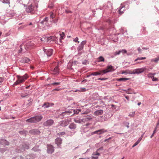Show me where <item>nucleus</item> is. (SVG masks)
Listing matches in <instances>:
<instances>
[{
  "mask_svg": "<svg viewBox=\"0 0 159 159\" xmlns=\"http://www.w3.org/2000/svg\"><path fill=\"white\" fill-rule=\"evenodd\" d=\"M50 39V38L43 37L40 38V40L43 43H47L48 42L49 40Z\"/></svg>",
  "mask_w": 159,
  "mask_h": 159,
  "instance_id": "obj_17",
  "label": "nucleus"
},
{
  "mask_svg": "<svg viewBox=\"0 0 159 159\" xmlns=\"http://www.w3.org/2000/svg\"><path fill=\"white\" fill-rule=\"evenodd\" d=\"M86 41L85 40H84L82 41L81 43L80 44V45H82V46H84V45L86 43Z\"/></svg>",
  "mask_w": 159,
  "mask_h": 159,
  "instance_id": "obj_44",
  "label": "nucleus"
},
{
  "mask_svg": "<svg viewBox=\"0 0 159 159\" xmlns=\"http://www.w3.org/2000/svg\"><path fill=\"white\" fill-rule=\"evenodd\" d=\"M159 61V57H157L152 59L151 60V62H154L155 63H157Z\"/></svg>",
  "mask_w": 159,
  "mask_h": 159,
  "instance_id": "obj_29",
  "label": "nucleus"
},
{
  "mask_svg": "<svg viewBox=\"0 0 159 159\" xmlns=\"http://www.w3.org/2000/svg\"><path fill=\"white\" fill-rule=\"evenodd\" d=\"M70 122L69 120H65L59 122V125L62 127H65L68 125Z\"/></svg>",
  "mask_w": 159,
  "mask_h": 159,
  "instance_id": "obj_6",
  "label": "nucleus"
},
{
  "mask_svg": "<svg viewBox=\"0 0 159 159\" xmlns=\"http://www.w3.org/2000/svg\"><path fill=\"white\" fill-rule=\"evenodd\" d=\"M39 146H36L33 148L32 150L34 152H37L40 151V150L39 148Z\"/></svg>",
  "mask_w": 159,
  "mask_h": 159,
  "instance_id": "obj_27",
  "label": "nucleus"
},
{
  "mask_svg": "<svg viewBox=\"0 0 159 159\" xmlns=\"http://www.w3.org/2000/svg\"><path fill=\"white\" fill-rule=\"evenodd\" d=\"M48 17H46L43 19V20L41 22L40 24L42 25H45L47 27H49L50 26L48 24Z\"/></svg>",
  "mask_w": 159,
  "mask_h": 159,
  "instance_id": "obj_11",
  "label": "nucleus"
},
{
  "mask_svg": "<svg viewBox=\"0 0 159 159\" xmlns=\"http://www.w3.org/2000/svg\"><path fill=\"white\" fill-rule=\"evenodd\" d=\"M129 79L126 78H120L118 79L117 81H125L126 80H128Z\"/></svg>",
  "mask_w": 159,
  "mask_h": 159,
  "instance_id": "obj_31",
  "label": "nucleus"
},
{
  "mask_svg": "<svg viewBox=\"0 0 159 159\" xmlns=\"http://www.w3.org/2000/svg\"><path fill=\"white\" fill-rule=\"evenodd\" d=\"M120 50H118L116 51L115 52H114V56H116L117 55H118L120 54Z\"/></svg>",
  "mask_w": 159,
  "mask_h": 159,
  "instance_id": "obj_38",
  "label": "nucleus"
},
{
  "mask_svg": "<svg viewBox=\"0 0 159 159\" xmlns=\"http://www.w3.org/2000/svg\"><path fill=\"white\" fill-rule=\"evenodd\" d=\"M138 144V143H137V142H136V143H134V144L133 145V146H132V148H134V147H135V146H136V145H137Z\"/></svg>",
  "mask_w": 159,
  "mask_h": 159,
  "instance_id": "obj_58",
  "label": "nucleus"
},
{
  "mask_svg": "<svg viewBox=\"0 0 159 159\" xmlns=\"http://www.w3.org/2000/svg\"><path fill=\"white\" fill-rule=\"evenodd\" d=\"M89 158H80L78 159H89Z\"/></svg>",
  "mask_w": 159,
  "mask_h": 159,
  "instance_id": "obj_64",
  "label": "nucleus"
},
{
  "mask_svg": "<svg viewBox=\"0 0 159 159\" xmlns=\"http://www.w3.org/2000/svg\"><path fill=\"white\" fill-rule=\"evenodd\" d=\"M74 121L75 122L77 123H83V118L79 116H78L77 117L74 118Z\"/></svg>",
  "mask_w": 159,
  "mask_h": 159,
  "instance_id": "obj_8",
  "label": "nucleus"
},
{
  "mask_svg": "<svg viewBox=\"0 0 159 159\" xmlns=\"http://www.w3.org/2000/svg\"><path fill=\"white\" fill-rule=\"evenodd\" d=\"M120 52L124 54L127 52V51L125 49H122L120 50Z\"/></svg>",
  "mask_w": 159,
  "mask_h": 159,
  "instance_id": "obj_47",
  "label": "nucleus"
},
{
  "mask_svg": "<svg viewBox=\"0 0 159 159\" xmlns=\"http://www.w3.org/2000/svg\"><path fill=\"white\" fill-rule=\"evenodd\" d=\"M125 6L123 4H121L120 7L119 8V12L120 14H122L125 10Z\"/></svg>",
  "mask_w": 159,
  "mask_h": 159,
  "instance_id": "obj_13",
  "label": "nucleus"
},
{
  "mask_svg": "<svg viewBox=\"0 0 159 159\" xmlns=\"http://www.w3.org/2000/svg\"><path fill=\"white\" fill-rule=\"evenodd\" d=\"M30 60L27 57H25L21 59V62L23 63H29Z\"/></svg>",
  "mask_w": 159,
  "mask_h": 159,
  "instance_id": "obj_19",
  "label": "nucleus"
},
{
  "mask_svg": "<svg viewBox=\"0 0 159 159\" xmlns=\"http://www.w3.org/2000/svg\"><path fill=\"white\" fill-rule=\"evenodd\" d=\"M45 53H46L48 57L51 56L52 54V50L51 49H43Z\"/></svg>",
  "mask_w": 159,
  "mask_h": 159,
  "instance_id": "obj_10",
  "label": "nucleus"
},
{
  "mask_svg": "<svg viewBox=\"0 0 159 159\" xmlns=\"http://www.w3.org/2000/svg\"><path fill=\"white\" fill-rule=\"evenodd\" d=\"M65 12L67 13H72V12L70 11L69 10H65Z\"/></svg>",
  "mask_w": 159,
  "mask_h": 159,
  "instance_id": "obj_53",
  "label": "nucleus"
},
{
  "mask_svg": "<svg viewBox=\"0 0 159 159\" xmlns=\"http://www.w3.org/2000/svg\"><path fill=\"white\" fill-rule=\"evenodd\" d=\"M34 6L31 4L26 7L25 10L28 13H30L32 14L34 13Z\"/></svg>",
  "mask_w": 159,
  "mask_h": 159,
  "instance_id": "obj_5",
  "label": "nucleus"
},
{
  "mask_svg": "<svg viewBox=\"0 0 159 159\" xmlns=\"http://www.w3.org/2000/svg\"><path fill=\"white\" fill-rule=\"evenodd\" d=\"M6 150V149L5 148H2L0 149V152H3Z\"/></svg>",
  "mask_w": 159,
  "mask_h": 159,
  "instance_id": "obj_48",
  "label": "nucleus"
},
{
  "mask_svg": "<svg viewBox=\"0 0 159 159\" xmlns=\"http://www.w3.org/2000/svg\"><path fill=\"white\" fill-rule=\"evenodd\" d=\"M16 77L17 79L16 82L14 83L13 85H17L20 83L23 82L29 77V76L27 74H25L22 76L17 75Z\"/></svg>",
  "mask_w": 159,
  "mask_h": 159,
  "instance_id": "obj_2",
  "label": "nucleus"
},
{
  "mask_svg": "<svg viewBox=\"0 0 159 159\" xmlns=\"http://www.w3.org/2000/svg\"><path fill=\"white\" fill-rule=\"evenodd\" d=\"M98 134H103L104 132H107V130L104 129H101L98 130Z\"/></svg>",
  "mask_w": 159,
  "mask_h": 159,
  "instance_id": "obj_26",
  "label": "nucleus"
},
{
  "mask_svg": "<svg viewBox=\"0 0 159 159\" xmlns=\"http://www.w3.org/2000/svg\"><path fill=\"white\" fill-rule=\"evenodd\" d=\"M59 66L58 65L56 66L54 69L52 71V74L54 75H57L59 73Z\"/></svg>",
  "mask_w": 159,
  "mask_h": 159,
  "instance_id": "obj_15",
  "label": "nucleus"
},
{
  "mask_svg": "<svg viewBox=\"0 0 159 159\" xmlns=\"http://www.w3.org/2000/svg\"><path fill=\"white\" fill-rule=\"evenodd\" d=\"M112 3L110 2H108L107 3L106 7H108L109 9H111L112 8Z\"/></svg>",
  "mask_w": 159,
  "mask_h": 159,
  "instance_id": "obj_24",
  "label": "nucleus"
},
{
  "mask_svg": "<svg viewBox=\"0 0 159 159\" xmlns=\"http://www.w3.org/2000/svg\"><path fill=\"white\" fill-rule=\"evenodd\" d=\"M55 15L52 12L51 13L50 18L52 19H53L55 17Z\"/></svg>",
  "mask_w": 159,
  "mask_h": 159,
  "instance_id": "obj_43",
  "label": "nucleus"
},
{
  "mask_svg": "<svg viewBox=\"0 0 159 159\" xmlns=\"http://www.w3.org/2000/svg\"><path fill=\"white\" fill-rule=\"evenodd\" d=\"M125 98L126 99H127L128 101H129V97L128 96H125Z\"/></svg>",
  "mask_w": 159,
  "mask_h": 159,
  "instance_id": "obj_61",
  "label": "nucleus"
},
{
  "mask_svg": "<svg viewBox=\"0 0 159 159\" xmlns=\"http://www.w3.org/2000/svg\"><path fill=\"white\" fill-rule=\"evenodd\" d=\"M152 73H150L148 74V77L149 78H151L152 79Z\"/></svg>",
  "mask_w": 159,
  "mask_h": 159,
  "instance_id": "obj_49",
  "label": "nucleus"
},
{
  "mask_svg": "<svg viewBox=\"0 0 159 159\" xmlns=\"http://www.w3.org/2000/svg\"><path fill=\"white\" fill-rule=\"evenodd\" d=\"M89 151H90V149H87V151H86V152H84V153H83V154H85V153H87V152H89Z\"/></svg>",
  "mask_w": 159,
  "mask_h": 159,
  "instance_id": "obj_63",
  "label": "nucleus"
},
{
  "mask_svg": "<svg viewBox=\"0 0 159 159\" xmlns=\"http://www.w3.org/2000/svg\"><path fill=\"white\" fill-rule=\"evenodd\" d=\"M38 130H35V129H33L30 131V133H35L36 132L38 131Z\"/></svg>",
  "mask_w": 159,
  "mask_h": 159,
  "instance_id": "obj_50",
  "label": "nucleus"
},
{
  "mask_svg": "<svg viewBox=\"0 0 159 159\" xmlns=\"http://www.w3.org/2000/svg\"><path fill=\"white\" fill-rule=\"evenodd\" d=\"M103 113V111L102 110H99L96 111L93 113V115L96 116L102 115Z\"/></svg>",
  "mask_w": 159,
  "mask_h": 159,
  "instance_id": "obj_16",
  "label": "nucleus"
},
{
  "mask_svg": "<svg viewBox=\"0 0 159 159\" xmlns=\"http://www.w3.org/2000/svg\"><path fill=\"white\" fill-rule=\"evenodd\" d=\"M54 123V121L52 119H49L47 120L43 123L44 126H49L52 125Z\"/></svg>",
  "mask_w": 159,
  "mask_h": 159,
  "instance_id": "obj_7",
  "label": "nucleus"
},
{
  "mask_svg": "<svg viewBox=\"0 0 159 159\" xmlns=\"http://www.w3.org/2000/svg\"><path fill=\"white\" fill-rule=\"evenodd\" d=\"M60 40L61 39H63L65 38V34L63 32H62L61 34H60Z\"/></svg>",
  "mask_w": 159,
  "mask_h": 159,
  "instance_id": "obj_34",
  "label": "nucleus"
},
{
  "mask_svg": "<svg viewBox=\"0 0 159 159\" xmlns=\"http://www.w3.org/2000/svg\"><path fill=\"white\" fill-rule=\"evenodd\" d=\"M98 132H99L98 131V130H96V131H95L94 132H93L91 133V134L92 135H93V134H98Z\"/></svg>",
  "mask_w": 159,
  "mask_h": 159,
  "instance_id": "obj_52",
  "label": "nucleus"
},
{
  "mask_svg": "<svg viewBox=\"0 0 159 159\" xmlns=\"http://www.w3.org/2000/svg\"><path fill=\"white\" fill-rule=\"evenodd\" d=\"M138 50L139 52V53H141V49L140 48V47H139L138 48Z\"/></svg>",
  "mask_w": 159,
  "mask_h": 159,
  "instance_id": "obj_54",
  "label": "nucleus"
},
{
  "mask_svg": "<svg viewBox=\"0 0 159 159\" xmlns=\"http://www.w3.org/2000/svg\"><path fill=\"white\" fill-rule=\"evenodd\" d=\"M84 46H82V45H80V44L77 48L78 50V51H80L82 50L84 48Z\"/></svg>",
  "mask_w": 159,
  "mask_h": 159,
  "instance_id": "obj_32",
  "label": "nucleus"
},
{
  "mask_svg": "<svg viewBox=\"0 0 159 159\" xmlns=\"http://www.w3.org/2000/svg\"><path fill=\"white\" fill-rule=\"evenodd\" d=\"M61 90L60 89H58V88H56L55 89L53 90V91H60Z\"/></svg>",
  "mask_w": 159,
  "mask_h": 159,
  "instance_id": "obj_56",
  "label": "nucleus"
},
{
  "mask_svg": "<svg viewBox=\"0 0 159 159\" xmlns=\"http://www.w3.org/2000/svg\"><path fill=\"white\" fill-rule=\"evenodd\" d=\"M43 118V117L41 115H37L27 119L26 122L30 123H37L41 121Z\"/></svg>",
  "mask_w": 159,
  "mask_h": 159,
  "instance_id": "obj_1",
  "label": "nucleus"
},
{
  "mask_svg": "<svg viewBox=\"0 0 159 159\" xmlns=\"http://www.w3.org/2000/svg\"><path fill=\"white\" fill-rule=\"evenodd\" d=\"M3 79L2 78H0V84L3 81Z\"/></svg>",
  "mask_w": 159,
  "mask_h": 159,
  "instance_id": "obj_60",
  "label": "nucleus"
},
{
  "mask_svg": "<svg viewBox=\"0 0 159 159\" xmlns=\"http://www.w3.org/2000/svg\"><path fill=\"white\" fill-rule=\"evenodd\" d=\"M64 132H62L58 133V135H63L65 134Z\"/></svg>",
  "mask_w": 159,
  "mask_h": 159,
  "instance_id": "obj_46",
  "label": "nucleus"
},
{
  "mask_svg": "<svg viewBox=\"0 0 159 159\" xmlns=\"http://www.w3.org/2000/svg\"><path fill=\"white\" fill-rule=\"evenodd\" d=\"M60 84V82H54L52 84V85H58Z\"/></svg>",
  "mask_w": 159,
  "mask_h": 159,
  "instance_id": "obj_45",
  "label": "nucleus"
},
{
  "mask_svg": "<svg viewBox=\"0 0 159 159\" xmlns=\"http://www.w3.org/2000/svg\"><path fill=\"white\" fill-rule=\"evenodd\" d=\"M146 69L145 67L136 69L133 70L132 72L130 74H139L143 72Z\"/></svg>",
  "mask_w": 159,
  "mask_h": 159,
  "instance_id": "obj_4",
  "label": "nucleus"
},
{
  "mask_svg": "<svg viewBox=\"0 0 159 159\" xmlns=\"http://www.w3.org/2000/svg\"><path fill=\"white\" fill-rule=\"evenodd\" d=\"M23 157L21 156H17L15 157H14L12 158V159H23Z\"/></svg>",
  "mask_w": 159,
  "mask_h": 159,
  "instance_id": "obj_37",
  "label": "nucleus"
},
{
  "mask_svg": "<svg viewBox=\"0 0 159 159\" xmlns=\"http://www.w3.org/2000/svg\"><path fill=\"white\" fill-rule=\"evenodd\" d=\"M79 39L78 37H76L74 40V41L75 42H78V43H79V41H78Z\"/></svg>",
  "mask_w": 159,
  "mask_h": 159,
  "instance_id": "obj_51",
  "label": "nucleus"
},
{
  "mask_svg": "<svg viewBox=\"0 0 159 159\" xmlns=\"http://www.w3.org/2000/svg\"><path fill=\"white\" fill-rule=\"evenodd\" d=\"M19 133H20V134H24L25 133V131H19Z\"/></svg>",
  "mask_w": 159,
  "mask_h": 159,
  "instance_id": "obj_55",
  "label": "nucleus"
},
{
  "mask_svg": "<svg viewBox=\"0 0 159 159\" xmlns=\"http://www.w3.org/2000/svg\"><path fill=\"white\" fill-rule=\"evenodd\" d=\"M106 79H107L106 78H98V80H105Z\"/></svg>",
  "mask_w": 159,
  "mask_h": 159,
  "instance_id": "obj_57",
  "label": "nucleus"
},
{
  "mask_svg": "<svg viewBox=\"0 0 159 159\" xmlns=\"http://www.w3.org/2000/svg\"><path fill=\"white\" fill-rule=\"evenodd\" d=\"M27 26H28V25L25 24V25H23L20 26V27H19L18 28V29H23L24 28H25Z\"/></svg>",
  "mask_w": 159,
  "mask_h": 159,
  "instance_id": "obj_40",
  "label": "nucleus"
},
{
  "mask_svg": "<svg viewBox=\"0 0 159 159\" xmlns=\"http://www.w3.org/2000/svg\"><path fill=\"white\" fill-rule=\"evenodd\" d=\"M54 151V148L51 145H47V152L48 153L51 154Z\"/></svg>",
  "mask_w": 159,
  "mask_h": 159,
  "instance_id": "obj_9",
  "label": "nucleus"
},
{
  "mask_svg": "<svg viewBox=\"0 0 159 159\" xmlns=\"http://www.w3.org/2000/svg\"><path fill=\"white\" fill-rule=\"evenodd\" d=\"M0 143L4 145H8L9 144V142L4 139H2L0 140Z\"/></svg>",
  "mask_w": 159,
  "mask_h": 159,
  "instance_id": "obj_18",
  "label": "nucleus"
},
{
  "mask_svg": "<svg viewBox=\"0 0 159 159\" xmlns=\"http://www.w3.org/2000/svg\"><path fill=\"white\" fill-rule=\"evenodd\" d=\"M135 114V112H132L131 113H130L129 114V116H130L131 117H133Z\"/></svg>",
  "mask_w": 159,
  "mask_h": 159,
  "instance_id": "obj_41",
  "label": "nucleus"
},
{
  "mask_svg": "<svg viewBox=\"0 0 159 159\" xmlns=\"http://www.w3.org/2000/svg\"><path fill=\"white\" fill-rule=\"evenodd\" d=\"M109 71H107V70L105 69L102 70H100L99 72V73H101V75H103L104 74H105L107 72H108Z\"/></svg>",
  "mask_w": 159,
  "mask_h": 159,
  "instance_id": "obj_28",
  "label": "nucleus"
},
{
  "mask_svg": "<svg viewBox=\"0 0 159 159\" xmlns=\"http://www.w3.org/2000/svg\"><path fill=\"white\" fill-rule=\"evenodd\" d=\"M55 142L57 145L59 147L60 146L62 143V139L60 138H57L55 139Z\"/></svg>",
  "mask_w": 159,
  "mask_h": 159,
  "instance_id": "obj_14",
  "label": "nucleus"
},
{
  "mask_svg": "<svg viewBox=\"0 0 159 159\" xmlns=\"http://www.w3.org/2000/svg\"><path fill=\"white\" fill-rule=\"evenodd\" d=\"M48 7L50 8H52L53 7V4L52 3V4L50 6L49 5Z\"/></svg>",
  "mask_w": 159,
  "mask_h": 159,
  "instance_id": "obj_59",
  "label": "nucleus"
},
{
  "mask_svg": "<svg viewBox=\"0 0 159 159\" xmlns=\"http://www.w3.org/2000/svg\"><path fill=\"white\" fill-rule=\"evenodd\" d=\"M49 105V103L48 102L45 103L42 106V107H44V108H47L50 107Z\"/></svg>",
  "mask_w": 159,
  "mask_h": 159,
  "instance_id": "obj_30",
  "label": "nucleus"
},
{
  "mask_svg": "<svg viewBox=\"0 0 159 159\" xmlns=\"http://www.w3.org/2000/svg\"><path fill=\"white\" fill-rule=\"evenodd\" d=\"M29 148V146L25 143H23V144L18 147L16 149V152L19 153L23 152L25 149Z\"/></svg>",
  "mask_w": 159,
  "mask_h": 159,
  "instance_id": "obj_3",
  "label": "nucleus"
},
{
  "mask_svg": "<svg viewBox=\"0 0 159 159\" xmlns=\"http://www.w3.org/2000/svg\"><path fill=\"white\" fill-rule=\"evenodd\" d=\"M114 67L111 65H108L107 66V69H106L107 70V71H109V72L112 71L114 70V69L113 68Z\"/></svg>",
  "mask_w": 159,
  "mask_h": 159,
  "instance_id": "obj_20",
  "label": "nucleus"
},
{
  "mask_svg": "<svg viewBox=\"0 0 159 159\" xmlns=\"http://www.w3.org/2000/svg\"><path fill=\"white\" fill-rule=\"evenodd\" d=\"M99 156L97 155H93V153L92 154V158L93 159H98Z\"/></svg>",
  "mask_w": 159,
  "mask_h": 159,
  "instance_id": "obj_39",
  "label": "nucleus"
},
{
  "mask_svg": "<svg viewBox=\"0 0 159 159\" xmlns=\"http://www.w3.org/2000/svg\"><path fill=\"white\" fill-rule=\"evenodd\" d=\"M103 149V148L102 147H101L100 148L98 149L95 152H94L93 153V155H97L98 156H100V154L98 152L100 150H102Z\"/></svg>",
  "mask_w": 159,
  "mask_h": 159,
  "instance_id": "obj_21",
  "label": "nucleus"
},
{
  "mask_svg": "<svg viewBox=\"0 0 159 159\" xmlns=\"http://www.w3.org/2000/svg\"><path fill=\"white\" fill-rule=\"evenodd\" d=\"M146 59L145 57H138L134 60V61H136L139 60H144Z\"/></svg>",
  "mask_w": 159,
  "mask_h": 159,
  "instance_id": "obj_35",
  "label": "nucleus"
},
{
  "mask_svg": "<svg viewBox=\"0 0 159 159\" xmlns=\"http://www.w3.org/2000/svg\"><path fill=\"white\" fill-rule=\"evenodd\" d=\"M142 138H141V137H139V139H138V140H137L138 141V142H140V141H141V140H142Z\"/></svg>",
  "mask_w": 159,
  "mask_h": 159,
  "instance_id": "obj_62",
  "label": "nucleus"
},
{
  "mask_svg": "<svg viewBox=\"0 0 159 159\" xmlns=\"http://www.w3.org/2000/svg\"><path fill=\"white\" fill-rule=\"evenodd\" d=\"M82 118L83 123H84L92 119V118L89 116H86Z\"/></svg>",
  "mask_w": 159,
  "mask_h": 159,
  "instance_id": "obj_23",
  "label": "nucleus"
},
{
  "mask_svg": "<svg viewBox=\"0 0 159 159\" xmlns=\"http://www.w3.org/2000/svg\"><path fill=\"white\" fill-rule=\"evenodd\" d=\"M152 81H157L158 80V79L156 77H154V76H152Z\"/></svg>",
  "mask_w": 159,
  "mask_h": 159,
  "instance_id": "obj_42",
  "label": "nucleus"
},
{
  "mask_svg": "<svg viewBox=\"0 0 159 159\" xmlns=\"http://www.w3.org/2000/svg\"><path fill=\"white\" fill-rule=\"evenodd\" d=\"M97 61L98 62L104 61V58L102 56H100L97 58Z\"/></svg>",
  "mask_w": 159,
  "mask_h": 159,
  "instance_id": "obj_25",
  "label": "nucleus"
},
{
  "mask_svg": "<svg viewBox=\"0 0 159 159\" xmlns=\"http://www.w3.org/2000/svg\"><path fill=\"white\" fill-rule=\"evenodd\" d=\"M2 2L3 3L8 4H9L10 2L9 0H3Z\"/></svg>",
  "mask_w": 159,
  "mask_h": 159,
  "instance_id": "obj_36",
  "label": "nucleus"
},
{
  "mask_svg": "<svg viewBox=\"0 0 159 159\" xmlns=\"http://www.w3.org/2000/svg\"><path fill=\"white\" fill-rule=\"evenodd\" d=\"M101 73H99V72H95L92 73V75L93 76H97L98 75H101Z\"/></svg>",
  "mask_w": 159,
  "mask_h": 159,
  "instance_id": "obj_33",
  "label": "nucleus"
},
{
  "mask_svg": "<svg viewBox=\"0 0 159 159\" xmlns=\"http://www.w3.org/2000/svg\"><path fill=\"white\" fill-rule=\"evenodd\" d=\"M69 128L71 129H75L76 128V125L74 123H72L69 125Z\"/></svg>",
  "mask_w": 159,
  "mask_h": 159,
  "instance_id": "obj_22",
  "label": "nucleus"
},
{
  "mask_svg": "<svg viewBox=\"0 0 159 159\" xmlns=\"http://www.w3.org/2000/svg\"><path fill=\"white\" fill-rule=\"evenodd\" d=\"M73 114H72V112L71 111H66L62 112V113L60 115V117H61V116H62V117H61V118H63L64 116L65 115H71V116H72V115H73Z\"/></svg>",
  "mask_w": 159,
  "mask_h": 159,
  "instance_id": "obj_12",
  "label": "nucleus"
}]
</instances>
